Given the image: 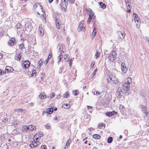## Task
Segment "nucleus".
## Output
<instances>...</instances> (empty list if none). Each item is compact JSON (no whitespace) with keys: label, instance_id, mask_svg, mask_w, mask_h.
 Segmentation results:
<instances>
[{"label":"nucleus","instance_id":"8","mask_svg":"<svg viewBox=\"0 0 149 149\" xmlns=\"http://www.w3.org/2000/svg\"><path fill=\"white\" fill-rule=\"evenodd\" d=\"M61 1H62V3L61 6L64 8L65 10L66 8H67L66 6L68 4V1L67 0H62Z\"/></svg>","mask_w":149,"mask_h":149},{"label":"nucleus","instance_id":"6","mask_svg":"<svg viewBox=\"0 0 149 149\" xmlns=\"http://www.w3.org/2000/svg\"><path fill=\"white\" fill-rule=\"evenodd\" d=\"M139 107L141 109L142 111L147 116L148 114V112H147L146 110V107L143 105H140Z\"/></svg>","mask_w":149,"mask_h":149},{"label":"nucleus","instance_id":"15","mask_svg":"<svg viewBox=\"0 0 149 149\" xmlns=\"http://www.w3.org/2000/svg\"><path fill=\"white\" fill-rule=\"evenodd\" d=\"M123 94V92L120 89H118V98L120 99L122 96V94Z\"/></svg>","mask_w":149,"mask_h":149},{"label":"nucleus","instance_id":"45","mask_svg":"<svg viewBox=\"0 0 149 149\" xmlns=\"http://www.w3.org/2000/svg\"><path fill=\"white\" fill-rule=\"evenodd\" d=\"M34 142L32 141L31 143L29 144V146L31 148L34 147Z\"/></svg>","mask_w":149,"mask_h":149},{"label":"nucleus","instance_id":"16","mask_svg":"<svg viewBox=\"0 0 149 149\" xmlns=\"http://www.w3.org/2000/svg\"><path fill=\"white\" fill-rule=\"evenodd\" d=\"M5 71L8 72H12L14 70L11 67L7 66L5 68Z\"/></svg>","mask_w":149,"mask_h":149},{"label":"nucleus","instance_id":"27","mask_svg":"<svg viewBox=\"0 0 149 149\" xmlns=\"http://www.w3.org/2000/svg\"><path fill=\"white\" fill-rule=\"evenodd\" d=\"M96 28L95 27H94L93 31L92 33V35L93 36V37H92L93 38H94V37L95 36V35L97 31H95Z\"/></svg>","mask_w":149,"mask_h":149},{"label":"nucleus","instance_id":"49","mask_svg":"<svg viewBox=\"0 0 149 149\" xmlns=\"http://www.w3.org/2000/svg\"><path fill=\"white\" fill-rule=\"evenodd\" d=\"M95 61H93L91 65V68H92L93 67V66L95 64Z\"/></svg>","mask_w":149,"mask_h":149},{"label":"nucleus","instance_id":"37","mask_svg":"<svg viewBox=\"0 0 149 149\" xmlns=\"http://www.w3.org/2000/svg\"><path fill=\"white\" fill-rule=\"evenodd\" d=\"M100 52L98 51H97V52H96L95 55V56L96 57V58H97L100 56Z\"/></svg>","mask_w":149,"mask_h":149},{"label":"nucleus","instance_id":"51","mask_svg":"<svg viewBox=\"0 0 149 149\" xmlns=\"http://www.w3.org/2000/svg\"><path fill=\"white\" fill-rule=\"evenodd\" d=\"M27 1V0H20V3H25Z\"/></svg>","mask_w":149,"mask_h":149},{"label":"nucleus","instance_id":"26","mask_svg":"<svg viewBox=\"0 0 149 149\" xmlns=\"http://www.w3.org/2000/svg\"><path fill=\"white\" fill-rule=\"evenodd\" d=\"M119 81L117 79L115 80H113L111 82H109L110 84H117L118 82Z\"/></svg>","mask_w":149,"mask_h":149},{"label":"nucleus","instance_id":"33","mask_svg":"<svg viewBox=\"0 0 149 149\" xmlns=\"http://www.w3.org/2000/svg\"><path fill=\"white\" fill-rule=\"evenodd\" d=\"M70 106L68 104H63V107L65 109H69L70 107Z\"/></svg>","mask_w":149,"mask_h":149},{"label":"nucleus","instance_id":"11","mask_svg":"<svg viewBox=\"0 0 149 149\" xmlns=\"http://www.w3.org/2000/svg\"><path fill=\"white\" fill-rule=\"evenodd\" d=\"M24 67L26 69L29 68L31 64L30 62L28 61H24Z\"/></svg>","mask_w":149,"mask_h":149},{"label":"nucleus","instance_id":"3","mask_svg":"<svg viewBox=\"0 0 149 149\" xmlns=\"http://www.w3.org/2000/svg\"><path fill=\"white\" fill-rule=\"evenodd\" d=\"M32 26L30 22H28L25 24V29L27 31H30L31 30Z\"/></svg>","mask_w":149,"mask_h":149},{"label":"nucleus","instance_id":"21","mask_svg":"<svg viewBox=\"0 0 149 149\" xmlns=\"http://www.w3.org/2000/svg\"><path fill=\"white\" fill-rule=\"evenodd\" d=\"M29 126H24L22 127V131H23L28 132L29 131Z\"/></svg>","mask_w":149,"mask_h":149},{"label":"nucleus","instance_id":"25","mask_svg":"<svg viewBox=\"0 0 149 149\" xmlns=\"http://www.w3.org/2000/svg\"><path fill=\"white\" fill-rule=\"evenodd\" d=\"M21 58V56L20 54H19L17 56H15V58L19 61L20 60Z\"/></svg>","mask_w":149,"mask_h":149},{"label":"nucleus","instance_id":"10","mask_svg":"<svg viewBox=\"0 0 149 149\" xmlns=\"http://www.w3.org/2000/svg\"><path fill=\"white\" fill-rule=\"evenodd\" d=\"M90 10V12L89 13V17L92 18L94 21H95V15L93 13L92 10L91 9H89Z\"/></svg>","mask_w":149,"mask_h":149},{"label":"nucleus","instance_id":"19","mask_svg":"<svg viewBox=\"0 0 149 149\" xmlns=\"http://www.w3.org/2000/svg\"><path fill=\"white\" fill-rule=\"evenodd\" d=\"M40 98L41 99H43L45 98L46 97L45 94L44 92H42L39 95Z\"/></svg>","mask_w":149,"mask_h":149},{"label":"nucleus","instance_id":"41","mask_svg":"<svg viewBox=\"0 0 149 149\" xmlns=\"http://www.w3.org/2000/svg\"><path fill=\"white\" fill-rule=\"evenodd\" d=\"M51 57V56H48L47 57V58L46 59V60H45V65H46L47 63H48V62L49 60Z\"/></svg>","mask_w":149,"mask_h":149},{"label":"nucleus","instance_id":"61","mask_svg":"<svg viewBox=\"0 0 149 149\" xmlns=\"http://www.w3.org/2000/svg\"><path fill=\"white\" fill-rule=\"evenodd\" d=\"M34 147H36L37 146V144L36 143V142H35V141L34 140Z\"/></svg>","mask_w":149,"mask_h":149},{"label":"nucleus","instance_id":"60","mask_svg":"<svg viewBox=\"0 0 149 149\" xmlns=\"http://www.w3.org/2000/svg\"><path fill=\"white\" fill-rule=\"evenodd\" d=\"M72 61H70L69 62V65H70V68L72 66Z\"/></svg>","mask_w":149,"mask_h":149},{"label":"nucleus","instance_id":"31","mask_svg":"<svg viewBox=\"0 0 149 149\" xmlns=\"http://www.w3.org/2000/svg\"><path fill=\"white\" fill-rule=\"evenodd\" d=\"M105 127V124H103V123H99L98 125V127L99 128H101L103 127Z\"/></svg>","mask_w":149,"mask_h":149},{"label":"nucleus","instance_id":"18","mask_svg":"<svg viewBox=\"0 0 149 149\" xmlns=\"http://www.w3.org/2000/svg\"><path fill=\"white\" fill-rule=\"evenodd\" d=\"M118 35L120 36L119 37L120 39H123L125 38V35L124 33H122L121 31H118Z\"/></svg>","mask_w":149,"mask_h":149},{"label":"nucleus","instance_id":"2","mask_svg":"<svg viewBox=\"0 0 149 149\" xmlns=\"http://www.w3.org/2000/svg\"><path fill=\"white\" fill-rule=\"evenodd\" d=\"M16 43V42L15 39L13 38H11L10 40H9L8 42V44L10 46H13L14 45H15Z\"/></svg>","mask_w":149,"mask_h":149},{"label":"nucleus","instance_id":"55","mask_svg":"<svg viewBox=\"0 0 149 149\" xmlns=\"http://www.w3.org/2000/svg\"><path fill=\"white\" fill-rule=\"evenodd\" d=\"M134 19L135 21V22H136L137 21V22L138 23V24H139L140 23V22L139 21L140 19H139V18H138L137 19Z\"/></svg>","mask_w":149,"mask_h":149},{"label":"nucleus","instance_id":"46","mask_svg":"<svg viewBox=\"0 0 149 149\" xmlns=\"http://www.w3.org/2000/svg\"><path fill=\"white\" fill-rule=\"evenodd\" d=\"M93 19L92 18H91L90 17H88V21H87V23L88 24H89L90 22H91V19Z\"/></svg>","mask_w":149,"mask_h":149},{"label":"nucleus","instance_id":"52","mask_svg":"<svg viewBox=\"0 0 149 149\" xmlns=\"http://www.w3.org/2000/svg\"><path fill=\"white\" fill-rule=\"evenodd\" d=\"M45 127H46V128L47 129H50V126L49 125L47 124L45 126Z\"/></svg>","mask_w":149,"mask_h":149},{"label":"nucleus","instance_id":"58","mask_svg":"<svg viewBox=\"0 0 149 149\" xmlns=\"http://www.w3.org/2000/svg\"><path fill=\"white\" fill-rule=\"evenodd\" d=\"M119 108L120 109H123L125 107L123 105H120Z\"/></svg>","mask_w":149,"mask_h":149},{"label":"nucleus","instance_id":"34","mask_svg":"<svg viewBox=\"0 0 149 149\" xmlns=\"http://www.w3.org/2000/svg\"><path fill=\"white\" fill-rule=\"evenodd\" d=\"M123 73H126L127 71V69L126 67H124L123 68H122L121 69Z\"/></svg>","mask_w":149,"mask_h":149},{"label":"nucleus","instance_id":"44","mask_svg":"<svg viewBox=\"0 0 149 149\" xmlns=\"http://www.w3.org/2000/svg\"><path fill=\"white\" fill-rule=\"evenodd\" d=\"M97 69H96L95 70H94L92 74V77H94L95 74L97 72Z\"/></svg>","mask_w":149,"mask_h":149},{"label":"nucleus","instance_id":"42","mask_svg":"<svg viewBox=\"0 0 149 149\" xmlns=\"http://www.w3.org/2000/svg\"><path fill=\"white\" fill-rule=\"evenodd\" d=\"M6 73L5 71L2 70L0 69V75H3Z\"/></svg>","mask_w":149,"mask_h":149},{"label":"nucleus","instance_id":"43","mask_svg":"<svg viewBox=\"0 0 149 149\" xmlns=\"http://www.w3.org/2000/svg\"><path fill=\"white\" fill-rule=\"evenodd\" d=\"M19 48L21 49H22L25 48L24 47V44L23 43L21 44L19 46Z\"/></svg>","mask_w":149,"mask_h":149},{"label":"nucleus","instance_id":"57","mask_svg":"<svg viewBox=\"0 0 149 149\" xmlns=\"http://www.w3.org/2000/svg\"><path fill=\"white\" fill-rule=\"evenodd\" d=\"M67 1H69V2L71 3H74L75 0H67Z\"/></svg>","mask_w":149,"mask_h":149},{"label":"nucleus","instance_id":"47","mask_svg":"<svg viewBox=\"0 0 149 149\" xmlns=\"http://www.w3.org/2000/svg\"><path fill=\"white\" fill-rule=\"evenodd\" d=\"M63 67H62L60 68V70L59 71V74H61L62 73V71H63Z\"/></svg>","mask_w":149,"mask_h":149},{"label":"nucleus","instance_id":"9","mask_svg":"<svg viewBox=\"0 0 149 149\" xmlns=\"http://www.w3.org/2000/svg\"><path fill=\"white\" fill-rule=\"evenodd\" d=\"M127 83H125L123 84V88H126V87H127L128 88H130V84L131 81L129 82V80H131V79L129 77L127 79Z\"/></svg>","mask_w":149,"mask_h":149},{"label":"nucleus","instance_id":"5","mask_svg":"<svg viewBox=\"0 0 149 149\" xmlns=\"http://www.w3.org/2000/svg\"><path fill=\"white\" fill-rule=\"evenodd\" d=\"M55 21L56 25L57 28L58 29L60 28L61 25H60L59 23L60 22V21L59 19H58V17L57 15L55 16Z\"/></svg>","mask_w":149,"mask_h":149},{"label":"nucleus","instance_id":"30","mask_svg":"<svg viewBox=\"0 0 149 149\" xmlns=\"http://www.w3.org/2000/svg\"><path fill=\"white\" fill-rule=\"evenodd\" d=\"M113 139L112 137H109L107 139V142L109 143H111L113 141Z\"/></svg>","mask_w":149,"mask_h":149},{"label":"nucleus","instance_id":"22","mask_svg":"<svg viewBox=\"0 0 149 149\" xmlns=\"http://www.w3.org/2000/svg\"><path fill=\"white\" fill-rule=\"evenodd\" d=\"M98 4L101 8L104 9L106 8V6L105 3H103L102 2H99Z\"/></svg>","mask_w":149,"mask_h":149},{"label":"nucleus","instance_id":"59","mask_svg":"<svg viewBox=\"0 0 149 149\" xmlns=\"http://www.w3.org/2000/svg\"><path fill=\"white\" fill-rule=\"evenodd\" d=\"M87 107L88 109H92L93 107L91 106H87Z\"/></svg>","mask_w":149,"mask_h":149},{"label":"nucleus","instance_id":"40","mask_svg":"<svg viewBox=\"0 0 149 149\" xmlns=\"http://www.w3.org/2000/svg\"><path fill=\"white\" fill-rule=\"evenodd\" d=\"M69 96V95L68 92L65 93L63 95V97L65 98L68 97Z\"/></svg>","mask_w":149,"mask_h":149},{"label":"nucleus","instance_id":"48","mask_svg":"<svg viewBox=\"0 0 149 149\" xmlns=\"http://www.w3.org/2000/svg\"><path fill=\"white\" fill-rule=\"evenodd\" d=\"M133 17H134V19H137L139 18L138 17V16H137V15L135 13H133Z\"/></svg>","mask_w":149,"mask_h":149},{"label":"nucleus","instance_id":"17","mask_svg":"<svg viewBox=\"0 0 149 149\" xmlns=\"http://www.w3.org/2000/svg\"><path fill=\"white\" fill-rule=\"evenodd\" d=\"M115 77L114 76L110 75L109 76V79H107V81L108 82H110L112 81L113 80H115Z\"/></svg>","mask_w":149,"mask_h":149},{"label":"nucleus","instance_id":"7","mask_svg":"<svg viewBox=\"0 0 149 149\" xmlns=\"http://www.w3.org/2000/svg\"><path fill=\"white\" fill-rule=\"evenodd\" d=\"M117 113L115 111H112L106 113V115L109 117L113 116L115 114H117Z\"/></svg>","mask_w":149,"mask_h":149},{"label":"nucleus","instance_id":"35","mask_svg":"<svg viewBox=\"0 0 149 149\" xmlns=\"http://www.w3.org/2000/svg\"><path fill=\"white\" fill-rule=\"evenodd\" d=\"M84 28V27L81 25H79L77 28V30L78 31H81Z\"/></svg>","mask_w":149,"mask_h":149},{"label":"nucleus","instance_id":"39","mask_svg":"<svg viewBox=\"0 0 149 149\" xmlns=\"http://www.w3.org/2000/svg\"><path fill=\"white\" fill-rule=\"evenodd\" d=\"M70 142L71 141V140L70 139H69L68 140V141L66 143L65 145V148H67L68 146H69L70 143H69V141Z\"/></svg>","mask_w":149,"mask_h":149},{"label":"nucleus","instance_id":"28","mask_svg":"<svg viewBox=\"0 0 149 149\" xmlns=\"http://www.w3.org/2000/svg\"><path fill=\"white\" fill-rule=\"evenodd\" d=\"M61 53L59 55V56H58V65L59 64V63L61 61V60L62 58V55L61 54Z\"/></svg>","mask_w":149,"mask_h":149},{"label":"nucleus","instance_id":"53","mask_svg":"<svg viewBox=\"0 0 149 149\" xmlns=\"http://www.w3.org/2000/svg\"><path fill=\"white\" fill-rule=\"evenodd\" d=\"M74 95L75 96H77L78 95V92L77 91V90H75L74 91Z\"/></svg>","mask_w":149,"mask_h":149},{"label":"nucleus","instance_id":"12","mask_svg":"<svg viewBox=\"0 0 149 149\" xmlns=\"http://www.w3.org/2000/svg\"><path fill=\"white\" fill-rule=\"evenodd\" d=\"M42 134V132H39L36 133L34 136V137L35 138V139H36V140H38V139H39V138H40L43 136Z\"/></svg>","mask_w":149,"mask_h":149},{"label":"nucleus","instance_id":"29","mask_svg":"<svg viewBox=\"0 0 149 149\" xmlns=\"http://www.w3.org/2000/svg\"><path fill=\"white\" fill-rule=\"evenodd\" d=\"M92 93L93 94V95H96L97 96L100 94V93L99 91H94L93 92V91H92Z\"/></svg>","mask_w":149,"mask_h":149},{"label":"nucleus","instance_id":"4","mask_svg":"<svg viewBox=\"0 0 149 149\" xmlns=\"http://www.w3.org/2000/svg\"><path fill=\"white\" fill-rule=\"evenodd\" d=\"M53 108L51 107L47 109V111H43L42 113V115H43L44 114L47 113V116H48V115L52 113L53 112Z\"/></svg>","mask_w":149,"mask_h":149},{"label":"nucleus","instance_id":"36","mask_svg":"<svg viewBox=\"0 0 149 149\" xmlns=\"http://www.w3.org/2000/svg\"><path fill=\"white\" fill-rule=\"evenodd\" d=\"M36 70H33L32 73L31 74L32 76H35L36 77Z\"/></svg>","mask_w":149,"mask_h":149},{"label":"nucleus","instance_id":"64","mask_svg":"<svg viewBox=\"0 0 149 149\" xmlns=\"http://www.w3.org/2000/svg\"><path fill=\"white\" fill-rule=\"evenodd\" d=\"M55 120H59V119H58L57 118V116H56L55 117L54 119Z\"/></svg>","mask_w":149,"mask_h":149},{"label":"nucleus","instance_id":"56","mask_svg":"<svg viewBox=\"0 0 149 149\" xmlns=\"http://www.w3.org/2000/svg\"><path fill=\"white\" fill-rule=\"evenodd\" d=\"M46 148L47 147L45 145L42 146L41 147L42 149H46Z\"/></svg>","mask_w":149,"mask_h":149},{"label":"nucleus","instance_id":"13","mask_svg":"<svg viewBox=\"0 0 149 149\" xmlns=\"http://www.w3.org/2000/svg\"><path fill=\"white\" fill-rule=\"evenodd\" d=\"M38 31L40 32V35L43 36L44 34V31L42 27V25H40L39 26Z\"/></svg>","mask_w":149,"mask_h":149},{"label":"nucleus","instance_id":"1","mask_svg":"<svg viewBox=\"0 0 149 149\" xmlns=\"http://www.w3.org/2000/svg\"><path fill=\"white\" fill-rule=\"evenodd\" d=\"M116 52L115 51H113L111 54H110L108 56L109 59L111 61H113L116 58Z\"/></svg>","mask_w":149,"mask_h":149},{"label":"nucleus","instance_id":"62","mask_svg":"<svg viewBox=\"0 0 149 149\" xmlns=\"http://www.w3.org/2000/svg\"><path fill=\"white\" fill-rule=\"evenodd\" d=\"M61 95L60 94H58L56 96V98L57 99H59L60 97H61Z\"/></svg>","mask_w":149,"mask_h":149},{"label":"nucleus","instance_id":"24","mask_svg":"<svg viewBox=\"0 0 149 149\" xmlns=\"http://www.w3.org/2000/svg\"><path fill=\"white\" fill-rule=\"evenodd\" d=\"M93 137L96 139H99L100 138V136L99 134H94L93 135Z\"/></svg>","mask_w":149,"mask_h":149},{"label":"nucleus","instance_id":"14","mask_svg":"<svg viewBox=\"0 0 149 149\" xmlns=\"http://www.w3.org/2000/svg\"><path fill=\"white\" fill-rule=\"evenodd\" d=\"M130 88L126 87V88H123V91L125 94L128 95L130 93Z\"/></svg>","mask_w":149,"mask_h":149},{"label":"nucleus","instance_id":"54","mask_svg":"<svg viewBox=\"0 0 149 149\" xmlns=\"http://www.w3.org/2000/svg\"><path fill=\"white\" fill-rule=\"evenodd\" d=\"M124 67H125V64L124 63H122L121 64V68L122 69V68H123Z\"/></svg>","mask_w":149,"mask_h":149},{"label":"nucleus","instance_id":"38","mask_svg":"<svg viewBox=\"0 0 149 149\" xmlns=\"http://www.w3.org/2000/svg\"><path fill=\"white\" fill-rule=\"evenodd\" d=\"M22 26L21 24L19 23H18L16 25V27L19 30V29H20Z\"/></svg>","mask_w":149,"mask_h":149},{"label":"nucleus","instance_id":"50","mask_svg":"<svg viewBox=\"0 0 149 149\" xmlns=\"http://www.w3.org/2000/svg\"><path fill=\"white\" fill-rule=\"evenodd\" d=\"M55 95V93H51L50 95V98L51 99L53 97H54Z\"/></svg>","mask_w":149,"mask_h":149},{"label":"nucleus","instance_id":"23","mask_svg":"<svg viewBox=\"0 0 149 149\" xmlns=\"http://www.w3.org/2000/svg\"><path fill=\"white\" fill-rule=\"evenodd\" d=\"M29 130L33 131L34 130H36V127L33 125H29Z\"/></svg>","mask_w":149,"mask_h":149},{"label":"nucleus","instance_id":"20","mask_svg":"<svg viewBox=\"0 0 149 149\" xmlns=\"http://www.w3.org/2000/svg\"><path fill=\"white\" fill-rule=\"evenodd\" d=\"M65 47L63 45H62L59 48V50L61 52L64 53L65 51Z\"/></svg>","mask_w":149,"mask_h":149},{"label":"nucleus","instance_id":"63","mask_svg":"<svg viewBox=\"0 0 149 149\" xmlns=\"http://www.w3.org/2000/svg\"><path fill=\"white\" fill-rule=\"evenodd\" d=\"M8 120V119L7 118L4 117V119L3 120V122H5L4 120H5V121H7Z\"/></svg>","mask_w":149,"mask_h":149},{"label":"nucleus","instance_id":"32","mask_svg":"<svg viewBox=\"0 0 149 149\" xmlns=\"http://www.w3.org/2000/svg\"><path fill=\"white\" fill-rule=\"evenodd\" d=\"M43 63V60H42V59H40L38 61V66H39V68H40L42 64Z\"/></svg>","mask_w":149,"mask_h":149}]
</instances>
